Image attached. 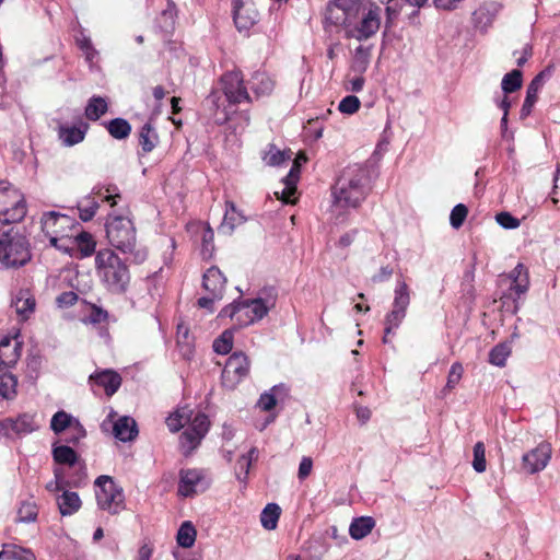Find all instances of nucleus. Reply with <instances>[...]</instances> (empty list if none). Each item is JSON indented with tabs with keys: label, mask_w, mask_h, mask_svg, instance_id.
Returning <instances> with one entry per match:
<instances>
[{
	"label": "nucleus",
	"mask_w": 560,
	"mask_h": 560,
	"mask_svg": "<svg viewBox=\"0 0 560 560\" xmlns=\"http://www.w3.org/2000/svg\"><path fill=\"white\" fill-rule=\"evenodd\" d=\"M368 171L360 165L346 167L331 188V210L337 219L347 210L357 209L369 194Z\"/></svg>",
	"instance_id": "f257e3e1"
},
{
	"label": "nucleus",
	"mask_w": 560,
	"mask_h": 560,
	"mask_svg": "<svg viewBox=\"0 0 560 560\" xmlns=\"http://www.w3.org/2000/svg\"><path fill=\"white\" fill-rule=\"evenodd\" d=\"M222 91L229 106L224 104L219 92L213 91L207 98L214 108L213 117L218 124H224L230 118V106L242 102H250L247 89L243 83V77L238 71L226 72L221 78Z\"/></svg>",
	"instance_id": "f03ea898"
},
{
	"label": "nucleus",
	"mask_w": 560,
	"mask_h": 560,
	"mask_svg": "<svg viewBox=\"0 0 560 560\" xmlns=\"http://www.w3.org/2000/svg\"><path fill=\"white\" fill-rule=\"evenodd\" d=\"M95 270L102 283L113 293H124L130 281L127 266L109 248L101 249L95 256Z\"/></svg>",
	"instance_id": "7ed1b4c3"
},
{
	"label": "nucleus",
	"mask_w": 560,
	"mask_h": 560,
	"mask_svg": "<svg viewBox=\"0 0 560 560\" xmlns=\"http://www.w3.org/2000/svg\"><path fill=\"white\" fill-rule=\"evenodd\" d=\"M106 236L112 246L124 254H135V259L140 262L147 254L144 250H136L137 233L133 222L125 215H109L106 222Z\"/></svg>",
	"instance_id": "20e7f679"
},
{
	"label": "nucleus",
	"mask_w": 560,
	"mask_h": 560,
	"mask_svg": "<svg viewBox=\"0 0 560 560\" xmlns=\"http://www.w3.org/2000/svg\"><path fill=\"white\" fill-rule=\"evenodd\" d=\"M32 254L25 236L9 231L0 238V269L20 268L31 260Z\"/></svg>",
	"instance_id": "39448f33"
},
{
	"label": "nucleus",
	"mask_w": 560,
	"mask_h": 560,
	"mask_svg": "<svg viewBox=\"0 0 560 560\" xmlns=\"http://www.w3.org/2000/svg\"><path fill=\"white\" fill-rule=\"evenodd\" d=\"M26 203L23 194L7 180H0V221L16 223L24 219Z\"/></svg>",
	"instance_id": "423d86ee"
},
{
	"label": "nucleus",
	"mask_w": 560,
	"mask_h": 560,
	"mask_svg": "<svg viewBox=\"0 0 560 560\" xmlns=\"http://www.w3.org/2000/svg\"><path fill=\"white\" fill-rule=\"evenodd\" d=\"M269 305L262 299L242 300L225 306L220 317H230L238 326H248L267 315Z\"/></svg>",
	"instance_id": "0eeeda50"
},
{
	"label": "nucleus",
	"mask_w": 560,
	"mask_h": 560,
	"mask_svg": "<svg viewBox=\"0 0 560 560\" xmlns=\"http://www.w3.org/2000/svg\"><path fill=\"white\" fill-rule=\"evenodd\" d=\"M95 495L101 510L118 514L125 510V495L121 487L109 476H100L95 480Z\"/></svg>",
	"instance_id": "6e6552de"
},
{
	"label": "nucleus",
	"mask_w": 560,
	"mask_h": 560,
	"mask_svg": "<svg viewBox=\"0 0 560 560\" xmlns=\"http://www.w3.org/2000/svg\"><path fill=\"white\" fill-rule=\"evenodd\" d=\"M362 3L360 0H334L326 8L325 23L334 26H343L346 34L352 19H358Z\"/></svg>",
	"instance_id": "1a4fd4ad"
},
{
	"label": "nucleus",
	"mask_w": 560,
	"mask_h": 560,
	"mask_svg": "<svg viewBox=\"0 0 560 560\" xmlns=\"http://www.w3.org/2000/svg\"><path fill=\"white\" fill-rule=\"evenodd\" d=\"M410 304V291L405 281L397 282L390 312L385 317V336L383 342H388L387 335L398 328L407 314Z\"/></svg>",
	"instance_id": "9d476101"
},
{
	"label": "nucleus",
	"mask_w": 560,
	"mask_h": 560,
	"mask_svg": "<svg viewBox=\"0 0 560 560\" xmlns=\"http://www.w3.org/2000/svg\"><path fill=\"white\" fill-rule=\"evenodd\" d=\"M360 21L352 19L349 24L347 37L357 40H366L374 36L381 26V8L371 5L368 11H360Z\"/></svg>",
	"instance_id": "9b49d317"
},
{
	"label": "nucleus",
	"mask_w": 560,
	"mask_h": 560,
	"mask_svg": "<svg viewBox=\"0 0 560 560\" xmlns=\"http://www.w3.org/2000/svg\"><path fill=\"white\" fill-rule=\"evenodd\" d=\"M74 221L69 215L49 211L43 214L42 217V230L46 236L49 237V242L54 247L62 249V246H59V241L68 237L69 230L73 226Z\"/></svg>",
	"instance_id": "f8f14e48"
},
{
	"label": "nucleus",
	"mask_w": 560,
	"mask_h": 560,
	"mask_svg": "<svg viewBox=\"0 0 560 560\" xmlns=\"http://www.w3.org/2000/svg\"><path fill=\"white\" fill-rule=\"evenodd\" d=\"M178 477L177 494L179 497L191 498L206 491L210 486L205 471L198 468L180 469Z\"/></svg>",
	"instance_id": "ddd939ff"
},
{
	"label": "nucleus",
	"mask_w": 560,
	"mask_h": 560,
	"mask_svg": "<svg viewBox=\"0 0 560 560\" xmlns=\"http://www.w3.org/2000/svg\"><path fill=\"white\" fill-rule=\"evenodd\" d=\"M187 424L188 427L179 438L180 446L186 454L197 448L200 444L209 430L210 421L205 413L197 412Z\"/></svg>",
	"instance_id": "4468645a"
},
{
	"label": "nucleus",
	"mask_w": 560,
	"mask_h": 560,
	"mask_svg": "<svg viewBox=\"0 0 560 560\" xmlns=\"http://www.w3.org/2000/svg\"><path fill=\"white\" fill-rule=\"evenodd\" d=\"M249 371L247 357L242 352L233 353L222 371V383L228 388H234Z\"/></svg>",
	"instance_id": "2eb2a0df"
},
{
	"label": "nucleus",
	"mask_w": 560,
	"mask_h": 560,
	"mask_svg": "<svg viewBox=\"0 0 560 560\" xmlns=\"http://www.w3.org/2000/svg\"><path fill=\"white\" fill-rule=\"evenodd\" d=\"M233 19L238 31H248L254 26L259 13L253 0H232Z\"/></svg>",
	"instance_id": "dca6fc26"
},
{
	"label": "nucleus",
	"mask_w": 560,
	"mask_h": 560,
	"mask_svg": "<svg viewBox=\"0 0 560 560\" xmlns=\"http://www.w3.org/2000/svg\"><path fill=\"white\" fill-rule=\"evenodd\" d=\"M307 161L306 155L303 152H299L295 156L289 174L283 178V188L281 191H276V196L285 203H293L291 197L296 191V184L300 179V168L302 163Z\"/></svg>",
	"instance_id": "f3484780"
},
{
	"label": "nucleus",
	"mask_w": 560,
	"mask_h": 560,
	"mask_svg": "<svg viewBox=\"0 0 560 560\" xmlns=\"http://www.w3.org/2000/svg\"><path fill=\"white\" fill-rule=\"evenodd\" d=\"M551 458V445L540 443L534 450L523 455V467L529 474L538 472L546 468Z\"/></svg>",
	"instance_id": "a211bd4d"
},
{
	"label": "nucleus",
	"mask_w": 560,
	"mask_h": 560,
	"mask_svg": "<svg viewBox=\"0 0 560 560\" xmlns=\"http://www.w3.org/2000/svg\"><path fill=\"white\" fill-rule=\"evenodd\" d=\"M551 73L552 69L548 67L539 72L528 84L526 97L521 109V118H526L528 115H530L532 109L538 98V93L542 89L545 81L551 77Z\"/></svg>",
	"instance_id": "6ab92c4d"
},
{
	"label": "nucleus",
	"mask_w": 560,
	"mask_h": 560,
	"mask_svg": "<svg viewBox=\"0 0 560 560\" xmlns=\"http://www.w3.org/2000/svg\"><path fill=\"white\" fill-rule=\"evenodd\" d=\"M92 386L102 387L107 396H113L121 385V376L113 370H102L90 375Z\"/></svg>",
	"instance_id": "aec40b11"
},
{
	"label": "nucleus",
	"mask_w": 560,
	"mask_h": 560,
	"mask_svg": "<svg viewBox=\"0 0 560 560\" xmlns=\"http://www.w3.org/2000/svg\"><path fill=\"white\" fill-rule=\"evenodd\" d=\"M22 343L18 336L4 337L0 341V366L12 368L21 357Z\"/></svg>",
	"instance_id": "412c9836"
},
{
	"label": "nucleus",
	"mask_w": 560,
	"mask_h": 560,
	"mask_svg": "<svg viewBox=\"0 0 560 560\" xmlns=\"http://www.w3.org/2000/svg\"><path fill=\"white\" fill-rule=\"evenodd\" d=\"M500 9L501 5L497 2L483 3L472 13L474 26L480 32H487L492 25Z\"/></svg>",
	"instance_id": "4be33fe9"
},
{
	"label": "nucleus",
	"mask_w": 560,
	"mask_h": 560,
	"mask_svg": "<svg viewBox=\"0 0 560 560\" xmlns=\"http://www.w3.org/2000/svg\"><path fill=\"white\" fill-rule=\"evenodd\" d=\"M88 128V124L83 121L75 126L60 125L58 127V137L63 145L72 147L83 141Z\"/></svg>",
	"instance_id": "5701e85b"
},
{
	"label": "nucleus",
	"mask_w": 560,
	"mask_h": 560,
	"mask_svg": "<svg viewBox=\"0 0 560 560\" xmlns=\"http://www.w3.org/2000/svg\"><path fill=\"white\" fill-rule=\"evenodd\" d=\"M113 434L121 442L133 441L138 435L137 422L129 416L119 417L113 423Z\"/></svg>",
	"instance_id": "b1692460"
},
{
	"label": "nucleus",
	"mask_w": 560,
	"mask_h": 560,
	"mask_svg": "<svg viewBox=\"0 0 560 560\" xmlns=\"http://www.w3.org/2000/svg\"><path fill=\"white\" fill-rule=\"evenodd\" d=\"M2 425L18 434H28L40 427L39 422L36 421V416L31 413H22L16 419H5Z\"/></svg>",
	"instance_id": "393cba45"
},
{
	"label": "nucleus",
	"mask_w": 560,
	"mask_h": 560,
	"mask_svg": "<svg viewBox=\"0 0 560 560\" xmlns=\"http://www.w3.org/2000/svg\"><path fill=\"white\" fill-rule=\"evenodd\" d=\"M203 288L215 299H222L225 278L218 267L209 268L203 275Z\"/></svg>",
	"instance_id": "a878e982"
},
{
	"label": "nucleus",
	"mask_w": 560,
	"mask_h": 560,
	"mask_svg": "<svg viewBox=\"0 0 560 560\" xmlns=\"http://www.w3.org/2000/svg\"><path fill=\"white\" fill-rule=\"evenodd\" d=\"M35 299L27 290L19 291L12 300V307L21 320H26L35 311Z\"/></svg>",
	"instance_id": "bb28decb"
},
{
	"label": "nucleus",
	"mask_w": 560,
	"mask_h": 560,
	"mask_svg": "<svg viewBox=\"0 0 560 560\" xmlns=\"http://www.w3.org/2000/svg\"><path fill=\"white\" fill-rule=\"evenodd\" d=\"M244 215L236 209V206L233 201L225 202V213L223 217V221L219 226V232L223 234H232L236 226L244 223Z\"/></svg>",
	"instance_id": "cd10ccee"
},
{
	"label": "nucleus",
	"mask_w": 560,
	"mask_h": 560,
	"mask_svg": "<svg viewBox=\"0 0 560 560\" xmlns=\"http://www.w3.org/2000/svg\"><path fill=\"white\" fill-rule=\"evenodd\" d=\"M511 280V290L514 291L517 296L525 294L529 289V272L524 264L518 262L515 268L509 273Z\"/></svg>",
	"instance_id": "c85d7f7f"
},
{
	"label": "nucleus",
	"mask_w": 560,
	"mask_h": 560,
	"mask_svg": "<svg viewBox=\"0 0 560 560\" xmlns=\"http://www.w3.org/2000/svg\"><path fill=\"white\" fill-rule=\"evenodd\" d=\"M249 85L254 94L260 97L270 95L275 90L276 82L268 73L257 71L253 74Z\"/></svg>",
	"instance_id": "c756f323"
},
{
	"label": "nucleus",
	"mask_w": 560,
	"mask_h": 560,
	"mask_svg": "<svg viewBox=\"0 0 560 560\" xmlns=\"http://www.w3.org/2000/svg\"><path fill=\"white\" fill-rule=\"evenodd\" d=\"M57 504L61 515H72L81 508V499L77 492L63 491V493L57 498Z\"/></svg>",
	"instance_id": "7c9ffc66"
},
{
	"label": "nucleus",
	"mask_w": 560,
	"mask_h": 560,
	"mask_svg": "<svg viewBox=\"0 0 560 560\" xmlns=\"http://www.w3.org/2000/svg\"><path fill=\"white\" fill-rule=\"evenodd\" d=\"M375 526V521L371 516H361L354 518L349 527V534L353 539L366 537Z\"/></svg>",
	"instance_id": "2f4dec72"
},
{
	"label": "nucleus",
	"mask_w": 560,
	"mask_h": 560,
	"mask_svg": "<svg viewBox=\"0 0 560 560\" xmlns=\"http://www.w3.org/2000/svg\"><path fill=\"white\" fill-rule=\"evenodd\" d=\"M0 560H36V557L31 549L5 544L0 551Z\"/></svg>",
	"instance_id": "473e14b6"
},
{
	"label": "nucleus",
	"mask_w": 560,
	"mask_h": 560,
	"mask_svg": "<svg viewBox=\"0 0 560 560\" xmlns=\"http://www.w3.org/2000/svg\"><path fill=\"white\" fill-rule=\"evenodd\" d=\"M192 416L194 412L189 407H180L166 418V425L170 431L177 432L190 421Z\"/></svg>",
	"instance_id": "72a5a7b5"
},
{
	"label": "nucleus",
	"mask_w": 560,
	"mask_h": 560,
	"mask_svg": "<svg viewBox=\"0 0 560 560\" xmlns=\"http://www.w3.org/2000/svg\"><path fill=\"white\" fill-rule=\"evenodd\" d=\"M281 510L278 504L269 503L260 514V523L265 529L272 530L277 527Z\"/></svg>",
	"instance_id": "f704fd0d"
},
{
	"label": "nucleus",
	"mask_w": 560,
	"mask_h": 560,
	"mask_svg": "<svg viewBox=\"0 0 560 560\" xmlns=\"http://www.w3.org/2000/svg\"><path fill=\"white\" fill-rule=\"evenodd\" d=\"M100 205L97 200L88 195L78 202L79 217L82 221L88 222L94 218Z\"/></svg>",
	"instance_id": "c9c22d12"
},
{
	"label": "nucleus",
	"mask_w": 560,
	"mask_h": 560,
	"mask_svg": "<svg viewBox=\"0 0 560 560\" xmlns=\"http://www.w3.org/2000/svg\"><path fill=\"white\" fill-rule=\"evenodd\" d=\"M159 137L150 124H144L139 132V144L142 151L151 152L158 144Z\"/></svg>",
	"instance_id": "e433bc0d"
},
{
	"label": "nucleus",
	"mask_w": 560,
	"mask_h": 560,
	"mask_svg": "<svg viewBox=\"0 0 560 560\" xmlns=\"http://www.w3.org/2000/svg\"><path fill=\"white\" fill-rule=\"evenodd\" d=\"M18 380L10 373L0 370V395L4 399H12L16 395Z\"/></svg>",
	"instance_id": "4c0bfd02"
},
{
	"label": "nucleus",
	"mask_w": 560,
	"mask_h": 560,
	"mask_svg": "<svg viewBox=\"0 0 560 560\" xmlns=\"http://www.w3.org/2000/svg\"><path fill=\"white\" fill-rule=\"evenodd\" d=\"M107 108L108 106L105 98L101 96H94L89 101L85 107V116L90 120H97L107 112Z\"/></svg>",
	"instance_id": "58836bf2"
},
{
	"label": "nucleus",
	"mask_w": 560,
	"mask_h": 560,
	"mask_svg": "<svg viewBox=\"0 0 560 560\" xmlns=\"http://www.w3.org/2000/svg\"><path fill=\"white\" fill-rule=\"evenodd\" d=\"M197 532L190 522H184L177 532V544L183 548H190L196 540Z\"/></svg>",
	"instance_id": "ea45409f"
},
{
	"label": "nucleus",
	"mask_w": 560,
	"mask_h": 560,
	"mask_svg": "<svg viewBox=\"0 0 560 560\" xmlns=\"http://www.w3.org/2000/svg\"><path fill=\"white\" fill-rule=\"evenodd\" d=\"M371 58V51L369 48L359 46L353 56L351 69L359 74L366 71Z\"/></svg>",
	"instance_id": "a19ab883"
},
{
	"label": "nucleus",
	"mask_w": 560,
	"mask_h": 560,
	"mask_svg": "<svg viewBox=\"0 0 560 560\" xmlns=\"http://www.w3.org/2000/svg\"><path fill=\"white\" fill-rule=\"evenodd\" d=\"M102 198L103 201L107 202L110 207L116 206L117 199H120V192L116 185L108 184L106 186H95L92 190Z\"/></svg>",
	"instance_id": "79ce46f5"
},
{
	"label": "nucleus",
	"mask_w": 560,
	"mask_h": 560,
	"mask_svg": "<svg viewBox=\"0 0 560 560\" xmlns=\"http://www.w3.org/2000/svg\"><path fill=\"white\" fill-rule=\"evenodd\" d=\"M52 456L58 464L73 466L78 460V455L73 448L67 445L55 446Z\"/></svg>",
	"instance_id": "37998d69"
},
{
	"label": "nucleus",
	"mask_w": 560,
	"mask_h": 560,
	"mask_svg": "<svg viewBox=\"0 0 560 560\" xmlns=\"http://www.w3.org/2000/svg\"><path fill=\"white\" fill-rule=\"evenodd\" d=\"M75 418H73L71 415L67 413L66 411L61 410L56 412L50 421V429L56 433L59 434L66 430H69L72 423L74 422Z\"/></svg>",
	"instance_id": "c03bdc74"
},
{
	"label": "nucleus",
	"mask_w": 560,
	"mask_h": 560,
	"mask_svg": "<svg viewBox=\"0 0 560 560\" xmlns=\"http://www.w3.org/2000/svg\"><path fill=\"white\" fill-rule=\"evenodd\" d=\"M523 83L522 72L521 70H512L506 73L501 82V88L505 94L513 93L521 89Z\"/></svg>",
	"instance_id": "a18cd8bd"
},
{
	"label": "nucleus",
	"mask_w": 560,
	"mask_h": 560,
	"mask_svg": "<svg viewBox=\"0 0 560 560\" xmlns=\"http://www.w3.org/2000/svg\"><path fill=\"white\" fill-rule=\"evenodd\" d=\"M107 130L115 139H125L131 131V127L126 119L115 118L107 124Z\"/></svg>",
	"instance_id": "49530a36"
},
{
	"label": "nucleus",
	"mask_w": 560,
	"mask_h": 560,
	"mask_svg": "<svg viewBox=\"0 0 560 560\" xmlns=\"http://www.w3.org/2000/svg\"><path fill=\"white\" fill-rule=\"evenodd\" d=\"M75 243L81 257H89L95 252L96 243L88 232H81L75 236Z\"/></svg>",
	"instance_id": "de8ad7c7"
},
{
	"label": "nucleus",
	"mask_w": 560,
	"mask_h": 560,
	"mask_svg": "<svg viewBox=\"0 0 560 560\" xmlns=\"http://www.w3.org/2000/svg\"><path fill=\"white\" fill-rule=\"evenodd\" d=\"M291 159V151H281L276 145L270 144L264 155V161L270 166H277Z\"/></svg>",
	"instance_id": "09e8293b"
},
{
	"label": "nucleus",
	"mask_w": 560,
	"mask_h": 560,
	"mask_svg": "<svg viewBox=\"0 0 560 560\" xmlns=\"http://www.w3.org/2000/svg\"><path fill=\"white\" fill-rule=\"evenodd\" d=\"M511 353V348L505 343H499L489 353V362L495 366H504Z\"/></svg>",
	"instance_id": "8fccbe9b"
},
{
	"label": "nucleus",
	"mask_w": 560,
	"mask_h": 560,
	"mask_svg": "<svg viewBox=\"0 0 560 560\" xmlns=\"http://www.w3.org/2000/svg\"><path fill=\"white\" fill-rule=\"evenodd\" d=\"M233 347V332L225 330L213 341V350L219 354H226Z\"/></svg>",
	"instance_id": "3c124183"
},
{
	"label": "nucleus",
	"mask_w": 560,
	"mask_h": 560,
	"mask_svg": "<svg viewBox=\"0 0 560 560\" xmlns=\"http://www.w3.org/2000/svg\"><path fill=\"white\" fill-rule=\"evenodd\" d=\"M472 467L477 472H483L487 469L486 447L482 442H477L474 446Z\"/></svg>",
	"instance_id": "603ef678"
},
{
	"label": "nucleus",
	"mask_w": 560,
	"mask_h": 560,
	"mask_svg": "<svg viewBox=\"0 0 560 560\" xmlns=\"http://www.w3.org/2000/svg\"><path fill=\"white\" fill-rule=\"evenodd\" d=\"M37 517V509L34 503L31 502H24L21 504L16 520L21 523H30L34 522Z\"/></svg>",
	"instance_id": "864d4df0"
},
{
	"label": "nucleus",
	"mask_w": 560,
	"mask_h": 560,
	"mask_svg": "<svg viewBox=\"0 0 560 560\" xmlns=\"http://www.w3.org/2000/svg\"><path fill=\"white\" fill-rule=\"evenodd\" d=\"M468 214V209L465 205L458 203L451 211L450 223L454 229H459L466 217Z\"/></svg>",
	"instance_id": "5fc2aeb1"
},
{
	"label": "nucleus",
	"mask_w": 560,
	"mask_h": 560,
	"mask_svg": "<svg viewBox=\"0 0 560 560\" xmlns=\"http://www.w3.org/2000/svg\"><path fill=\"white\" fill-rule=\"evenodd\" d=\"M360 105V100L357 96L348 95L340 101L338 109L343 114L352 115L359 110Z\"/></svg>",
	"instance_id": "6e6d98bb"
},
{
	"label": "nucleus",
	"mask_w": 560,
	"mask_h": 560,
	"mask_svg": "<svg viewBox=\"0 0 560 560\" xmlns=\"http://www.w3.org/2000/svg\"><path fill=\"white\" fill-rule=\"evenodd\" d=\"M464 368L459 362H455L452 364L445 388L452 390L459 383L463 377Z\"/></svg>",
	"instance_id": "4d7b16f0"
},
{
	"label": "nucleus",
	"mask_w": 560,
	"mask_h": 560,
	"mask_svg": "<svg viewBox=\"0 0 560 560\" xmlns=\"http://www.w3.org/2000/svg\"><path fill=\"white\" fill-rule=\"evenodd\" d=\"M86 432L83 425L78 419L74 420L70 429L68 430L67 442L77 444L81 439L85 436Z\"/></svg>",
	"instance_id": "13d9d810"
},
{
	"label": "nucleus",
	"mask_w": 560,
	"mask_h": 560,
	"mask_svg": "<svg viewBox=\"0 0 560 560\" xmlns=\"http://www.w3.org/2000/svg\"><path fill=\"white\" fill-rule=\"evenodd\" d=\"M495 220L504 229H516L520 226V221L509 212L498 213Z\"/></svg>",
	"instance_id": "bf43d9fd"
},
{
	"label": "nucleus",
	"mask_w": 560,
	"mask_h": 560,
	"mask_svg": "<svg viewBox=\"0 0 560 560\" xmlns=\"http://www.w3.org/2000/svg\"><path fill=\"white\" fill-rule=\"evenodd\" d=\"M313 470V459L310 456H303L301 458L299 469H298V478L300 481L305 480Z\"/></svg>",
	"instance_id": "052dcab7"
},
{
	"label": "nucleus",
	"mask_w": 560,
	"mask_h": 560,
	"mask_svg": "<svg viewBox=\"0 0 560 560\" xmlns=\"http://www.w3.org/2000/svg\"><path fill=\"white\" fill-rule=\"evenodd\" d=\"M213 230L207 225L202 233V253L203 255H211L213 250Z\"/></svg>",
	"instance_id": "680f3d73"
},
{
	"label": "nucleus",
	"mask_w": 560,
	"mask_h": 560,
	"mask_svg": "<svg viewBox=\"0 0 560 560\" xmlns=\"http://www.w3.org/2000/svg\"><path fill=\"white\" fill-rule=\"evenodd\" d=\"M108 318V313L103 308L93 305L89 315V322L92 324H101L106 322Z\"/></svg>",
	"instance_id": "e2e57ef3"
},
{
	"label": "nucleus",
	"mask_w": 560,
	"mask_h": 560,
	"mask_svg": "<svg viewBox=\"0 0 560 560\" xmlns=\"http://www.w3.org/2000/svg\"><path fill=\"white\" fill-rule=\"evenodd\" d=\"M55 480L46 485V489L49 492H58L63 489V472L61 469H55Z\"/></svg>",
	"instance_id": "0e129e2a"
},
{
	"label": "nucleus",
	"mask_w": 560,
	"mask_h": 560,
	"mask_svg": "<svg viewBox=\"0 0 560 560\" xmlns=\"http://www.w3.org/2000/svg\"><path fill=\"white\" fill-rule=\"evenodd\" d=\"M277 404V400L275 398V395L271 394V393H265L260 396L259 400H258V406L261 408V410L264 411H269L271 410Z\"/></svg>",
	"instance_id": "69168bd1"
},
{
	"label": "nucleus",
	"mask_w": 560,
	"mask_h": 560,
	"mask_svg": "<svg viewBox=\"0 0 560 560\" xmlns=\"http://www.w3.org/2000/svg\"><path fill=\"white\" fill-rule=\"evenodd\" d=\"M78 301L77 293L72 291L63 292L57 298L59 306L69 307L75 304Z\"/></svg>",
	"instance_id": "338daca9"
},
{
	"label": "nucleus",
	"mask_w": 560,
	"mask_h": 560,
	"mask_svg": "<svg viewBox=\"0 0 560 560\" xmlns=\"http://www.w3.org/2000/svg\"><path fill=\"white\" fill-rule=\"evenodd\" d=\"M364 83H365V80L364 78L360 74L353 79H350L348 81V84H347V90H350L352 92H360L363 90V86H364Z\"/></svg>",
	"instance_id": "774afa93"
}]
</instances>
